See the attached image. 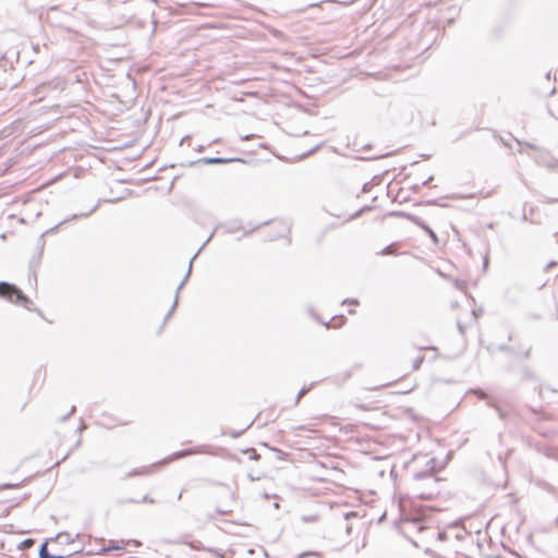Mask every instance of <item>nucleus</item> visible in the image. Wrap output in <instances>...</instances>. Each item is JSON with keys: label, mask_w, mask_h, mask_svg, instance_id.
<instances>
[{"label": "nucleus", "mask_w": 558, "mask_h": 558, "mask_svg": "<svg viewBox=\"0 0 558 558\" xmlns=\"http://www.w3.org/2000/svg\"><path fill=\"white\" fill-rule=\"evenodd\" d=\"M0 296L25 307L31 303V300L16 286L8 282H0Z\"/></svg>", "instance_id": "nucleus-1"}, {"label": "nucleus", "mask_w": 558, "mask_h": 558, "mask_svg": "<svg viewBox=\"0 0 558 558\" xmlns=\"http://www.w3.org/2000/svg\"><path fill=\"white\" fill-rule=\"evenodd\" d=\"M196 256H197V253L191 258V260L189 263V269H187V271H186V274L184 276V279L181 281V283L177 288V292H175V298H174L173 304H172L171 308L169 310V312L165 315V322H167L171 317V315L173 314L175 307L178 306L179 292L184 287V284L186 283L189 277L191 275L192 264H193V260L196 258Z\"/></svg>", "instance_id": "nucleus-2"}, {"label": "nucleus", "mask_w": 558, "mask_h": 558, "mask_svg": "<svg viewBox=\"0 0 558 558\" xmlns=\"http://www.w3.org/2000/svg\"><path fill=\"white\" fill-rule=\"evenodd\" d=\"M357 513L355 511H350V512H347L344 513L342 520L338 523V526L340 529H344L345 530V534H347V537H350L351 533H352V524L349 523V520L352 519V518H357Z\"/></svg>", "instance_id": "nucleus-3"}, {"label": "nucleus", "mask_w": 558, "mask_h": 558, "mask_svg": "<svg viewBox=\"0 0 558 558\" xmlns=\"http://www.w3.org/2000/svg\"><path fill=\"white\" fill-rule=\"evenodd\" d=\"M238 159L234 158H220V157H209V158H203L201 161L206 165H225L232 161H236Z\"/></svg>", "instance_id": "nucleus-4"}, {"label": "nucleus", "mask_w": 558, "mask_h": 558, "mask_svg": "<svg viewBox=\"0 0 558 558\" xmlns=\"http://www.w3.org/2000/svg\"><path fill=\"white\" fill-rule=\"evenodd\" d=\"M414 480H426L429 485H436L438 483V480L434 476V474L430 471L414 474Z\"/></svg>", "instance_id": "nucleus-5"}, {"label": "nucleus", "mask_w": 558, "mask_h": 558, "mask_svg": "<svg viewBox=\"0 0 558 558\" xmlns=\"http://www.w3.org/2000/svg\"><path fill=\"white\" fill-rule=\"evenodd\" d=\"M39 558H63V556L51 555L48 551L47 544H41L39 548Z\"/></svg>", "instance_id": "nucleus-6"}, {"label": "nucleus", "mask_w": 558, "mask_h": 558, "mask_svg": "<svg viewBox=\"0 0 558 558\" xmlns=\"http://www.w3.org/2000/svg\"><path fill=\"white\" fill-rule=\"evenodd\" d=\"M420 226L426 231V233L430 236L434 243H438V238L436 233L428 226L422 222L420 223Z\"/></svg>", "instance_id": "nucleus-7"}, {"label": "nucleus", "mask_w": 558, "mask_h": 558, "mask_svg": "<svg viewBox=\"0 0 558 558\" xmlns=\"http://www.w3.org/2000/svg\"><path fill=\"white\" fill-rule=\"evenodd\" d=\"M193 452V450L189 449V450H182V451H178L175 452L172 457H170L169 459H167V461H170V460H173V459H178V458H181V457H185L187 454H191Z\"/></svg>", "instance_id": "nucleus-8"}, {"label": "nucleus", "mask_w": 558, "mask_h": 558, "mask_svg": "<svg viewBox=\"0 0 558 558\" xmlns=\"http://www.w3.org/2000/svg\"><path fill=\"white\" fill-rule=\"evenodd\" d=\"M310 389H311L310 387H307V388H305V387H304V388H302V389L299 391V393H298V396H296V399H295V404H296V403H299L300 399H301L303 396H305V395L310 391Z\"/></svg>", "instance_id": "nucleus-9"}, {"label": "nucleus", "mask_w": 558, "mask_h": 558, "mask_svg": "<svg viewBox=\"0 0 558 558\" xmlns=\"http://www.w3.org/2000/svg\"><path fill=\"white\" fill-rule=\"evenodd\" d=\"M300 558H320V556L313 551H306L300 555Z\"/></svg>", "instance_id": "nucleus-10"}, {"label": "nucleus", "mask_w": 558, "mask_h": 558, "mask_svg": "<svg viewBox=\"0 0 558 558\" xmlns=\"http://www.w3.org/2000/svg\"><path fill=\"white\" fill-rule=\"evenodd\" d=\"M423 361H424L423 356L415 359L413 361V369H415V371L418 369Z\"/></svg>", "instance_id": "nucleus-11"}, {"label": "nucleus", "mask_w": 558, "mask_h": 558, "mask_svg": "<svg viewBox=\"0 0 558 558\" xmlns=\"http://www.w3.org/2000/svg\"><path fill=\"white\" fill-rule=\"evenodd\" d=\"M393 252H395L393 246H392V245H388V246H386V247L381 251V254H384V255H388V254H392Z\"/></svg>", "instance_id": "nucleus-12"}, {"label": "nucleus", "mask_w": 558, "mask_h": 558, "mask_svg": "<svg viewBox=\"0 0 558 558\" xmlns=\"http://www.w3.org/2000/svg\"><path fill=\"white\" fill-rule=\"evenodd\" d=\"M17 486H19L17 484H3V485L0 486V490L15 488Z\"/></svg>", "instance_id": "nucleus-13"}, {"label": "nucleus", "mask_w": 558, "mask_h": 558, "mask_svg": "<svg viewBox=\"0 0 558 558\" xmlns=\"http://www.w3.org/2000/svg\"><path fill=\"white\" fill-rule=\"evenodd\" d=\"M489 405H490V407H494V408L497 410L498 415H499V417H500V418H504V417H505V413L502 412V410H501L500 408H498L497 405H494V404H492V403H489Z\"/></svg>", "instance_id": "nucleus-14"}, {"label": "nucleus", "mask_w": 558, "mask_h": 558, "mask_svg": "<svg viewBox=\"0 0 558 558\" xmlns=\"http://www.w3.org/2000/svg\"><path fill=\"white\" fill-rule=\"evenodd\" d=\"M112 549H122V546H120V545H112V546H109L107 548H104L102 551H109V550H112Z\"/></svg>", "instance_id": "nucleus-15"}, {"label": "nucleus", "mask_w": 558, "mask_h": 558, "mask_svg": "<svg viewBox=\"0 0 558 558\" xmlns=\"http://www.w3.org/2000/svg\"><path fill=\"white\" fill-rule=\"evenodd\" d=\"M458 329H459L461 335H463L464 331H465V327L460 322H458Z\"/></svg>", "instance_id": "nucleus-16"}, {"label": "nucleus", "mask_w": 558, "mask_h": 558, "mask_svg": "<svg viewBox=\"0 0 558 558\" xmlns=\"http://www.w3.org/2000/svg\"><path fill=\"white\" fill-rule=\"evenodd\" d=\"M498 349L500 351H509L510 350V348L508 345H505V344L499 345Z\"/></svg>", "instance_id": "nucleus-17"}, {"label": "nucleus", "mask_w": 558, "mask_h": 558, "mask_svg": "<svg viewBox=\"0 0 558 558\" xmlns=\"http://www.w3.org/2000/svg\"><path fill=\"white\" fill-rule=\"evenodd\" d=\"M142 501H144V502H150V504H153V502H154V500H153V499H149V498H148V496H144V497H142Z\"/></svg>", "instance_id": "nucleus-18"}, {"label": "nucleus", "mask_w": 558, "mask_h": 558, "mask_svg": "<svg viewBox=\"0 0 558 558\" xmlns=\"http://www.w3.org/2000/svg\"><path fill=\"white\" fill-rule=\"evenodd\" d=\"M433 180V177H429L427 180L424 181V185L427 186L429 185L430 181Z\"/></svg>", "instance_id": "nucleus-19"}, {"label": "nucleus", "mask_w": 558, "mask_h": 558, "mask_svg": "<svg viewBox=\"0 0 558 558\" xmlns=\"http://www.w3.org/2000/svg\"><path fill=\"white\" fill-rule=\"evenodd\" d=\"M530 354H531V349H527V350L524 352V359H529V357H530Z\"/></svg>", "instance_id": "nucleus-20"}, {"label": "nucleus", "mask_w": 558, "mask_h": 558, "mask_svg": "<svg viewBox=\"0 0 558 558\" xmlns=\"http://www.w3.org/2000/svg\"><path fill=\"white\" fill-rule=\"evenodd\" d=\"M75 412V407L73 405L69 412V414L64 417L66 418L69 415L73 414Z\"/></svg>", "instance_id": "nucleus-21"}, {"label": "nucleus", "mask_w": 558, "mask_h": 558, "mask_svg": "<svg viewBox=\"0 0 558 558\" xmlns=\"http://www.w3.org/2000/svg\"><path fill=\"white\" fill-rule=\"evenodd\" d=\"M213 238V234L209 235L208 239H206V241L204 242L203 246L201 247V250L210 241V239Z\"/></svg>", "instance_id": "nucleus-22"}, {"label": "nucleus", "mask_w": 558, "mask_h": 558, "mask_svg": "<svg viewBox=\"0 0 558 558\" xmlns=\"http://www.w3.org/2000/svg\"><path fill=\"white\" fill-rule=\"evenodd\" d=\"M556 265H557V264H556L555 262H550V263L547 265L546 269H548V268H550V267H554V266H556Z\"/></svg>", "instance_id": "nucleus-23"}, {"label": "nucleus", "mask_w": 558, "mask_h": 558, "mask_svg": "<svg viewBox=\"0 0 558 558\" xmlns=\"http://www.w3.org/2000/svg\"><path fill=\"white\" fill-rule=\"evenodd\" d=\"M347 302L350 303V304H359L357 300H349Z\"/></svg>", "instance_id": "nucleus-24"}, {"label": "nucleus", "mask_w": 558, "mask_h": 558, "mask_svg": "<svg viewBox=\"0 0 558 558\" xmlns=\"http://www.w3.org/2000/svg\"><path fill=\"white\" fill-rule=\"evenodd\" d=\"M547 166H548V167H556V166H558V161H557V162H555V163H547Z\"/></svg>", "instance_id": "nucleus-25"}, {"label": "nucleus", "mask_w": 558, "mask_h": 558, "mask_svg": "<svg viewBox=\"0 0 558 558\" xmlns=\"http://www.w3.org/2000/svg\"><path fill=\"white\" fill-rule=\"evenodd\" d=\"M472 314H473V316L476 318V317H477V315H478V312H477L476 310H474V311L472 312Z\"/></svg>", "instance_id": "nucleus-26"}, {"label": "nucleus", "mask_w": 558, "mask_h": 558, "mask_svg": "<svg viewBox=\"0 0 558 558\" xmlns=\"http://www.w3.org/2000/svg\"><path fill=\"white\" fill-rule=\"evenodd\" d=\"M480 397H481L482 399H484V398H486V395H485L484 392H481Z\"/></svg>", "instance_id": "nucleus-27"}, {"label": "nucleus", "mask_w": 558, "mask_h": 558, "mask_svg": "<svg viewBox=\"0 0 558 558\" xmlns=\"http://www.w3.org/2000/svg\"><path fill=\"white\" fill-rule=\"evenodd\" d=\"M165 324H166V322L163 320V323H162V325H161L160 329H158V332H161V329H162V327H163V325H165Z\"/></svg>", "instance_id": "nucleus-28"}, {"label": "nucleus", "mask_w": 558, "mask_h": 558, "mask_svg": "<svg viewBox=\"0 0 558 558\" xmlns=\"http://www.w3.org/2000/svg\"><path fill=\"white\" fill-rule=\"evenodd\" d=\"M156 23H157V22L153 19V20H151V24H153V25H156Z\"/></svg>", "instance_id": "nucleus-29"}, {"label": "nucleus", "mask_w": 558, "mask_h": 558, "mask_svg": "<svg viewBox=\"0 0 558 558\" xmlns=\"http://www.w3.org/2000/svg\"><path fill=\"white\" fill-rule=\"evenodd\" d=\"M149 1H150L151 3H155V2H156V0H149Z\"/></svg>", "instance_id": "nucleus-30"}, {"label": "nucleus", "mask_w": 558, "mask_h": 558, "mask_svg": "<svg viewBox=\"0 0 558 558\" xmlns=\"http://www.w3.org/2000/svg\"><path fill=\"white\" fill-rule=\"evenodd\" d=\"M298 558H300V555L298 556Z\"/></svg>", "instance_id": "nucleus-31"}]
</instances>
